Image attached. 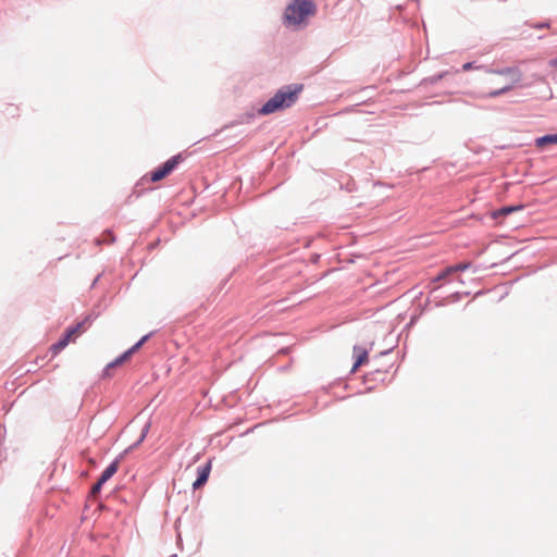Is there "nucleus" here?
I'll return each instance as SVG.
<instances>
[{"mask_svg":"<svg viewBox=\"0 0 557 557\" xmlns=\"http://www.w3.org/2000/svg\"><path fill=\"white\" fill-rule=\"evenodd\" d=\"M301 85L285 86L269 99L259 110L260 114L267 115L292 107L298 99Z\"/></svg>","mask_w":557,"mask_h":557,"instance_id":"f257e3e1","label":"nucleus"},{"mask_svg":"<svg viewBox=\"0 0 557 557\" xmlns=\"http://www.w3.org/2000/svg\"><path fill=\"white\" fill-rule=\"evenodd\" d=\"M315 13V5L311 0H295L285 11L286 20L292 24H300L304 20Z\"/></svg>","mask_w":557,"mask_h":557,"instance_id":"f03ea898","label":"nucleus"},{"mask_svg":"<svg viewBox=\"0 0 557 557\" xmlns=\"http://www.w3.org/2000/svg\"><path fill=\"white\" fill-rule=\"evenodd\" d=\"M183 158L181 154H176L172 158H170L168 161H165L160 168L152 171L150 175L151 182H159L166 176H169L174 169L182 162Z\"/></svg>","mask_w":557,"mask_h":557,"instance_id":"7ed1b4c3","label":"nucleus"},{"mask_svg":"<svg viewBox=\"0 0 557 557\" xmlns=\"http://www.w3.org/2000/svg\"><path fill=\"white\" fill-rule=\"evenodd\" d=\"M85 322H81V323H77L75 326H72L70 329L66 330V332L64 333L63 337L60 338V341H58L55 344H53L51 346V350L53 351L54 355L59 354L62 349H64L69 343L77 337L81 333H83L85 331Z\"/></svg>","mask_w":557,"mask_h":557,"instance_id":"20e7f679","label":"nucleus"},{"mask_svg":"<svg viewBox=\"0 0 557 557\" xmlns=\"http://www.w3.org/2000/svg\"><path fill=\"white\" fill-rule=\"evenodd\" d=\"M497 73L504 76L506 82L498 89L491 91L488 94L491 97H496L510 90L520 81V74L512 69H505Z\"/></svg>","mask_w":557,"mask_h":557,"instance_id":"39448f33","label":"nucleus"},{"mask_svg":"<svg viewBox=\"0 0 557 557\" xmlns=\"http://www.w3.org/2000/svg\"><path fill=\"white\" fill-rule=\"evenodd\" d=\"M149 338V335H145L140 341H138L134 346H132L128 350H126L123 355L117 357L114 361L107 366V371L111 368L121 366L125 361H127Z\"/></svg>","mask_w":557,"mask_h":557,"instance_id":"423d86ee","label":"nucleus"},{"mask_svg":"<svg viewBox=\"0 0 557 557\" xmlns=\"http://www.w3.org/2000/svg\"><path fill=\"white\" fill-rule=\"evenodd\" d=\"M354 358L355 363L352 366L351 372H356L361 366L366 364L369 360L368 350L360 346L354 347Z\"/></svg>","mask_w":557,"mask_h":557,"instance_id":"0eeeda50","label":"nucleus"},{"mask_svg":"<svg viewBox=\"0 0 557 557\" xmlns=\"http://www.w3.org/2000/svg\"><path fill=\"white\" fill-rule=\"evenodd\" d=\"M210 471H211V463L210 462H208L206 466H203L202 468H200L198 470V478L193 483L194 490H197V488L201 487L208 481Z\"/></svg>","mask_w":557,"mask_h":557,"instance_id":"6e6552de","label":"nucleus"},{"mask_svg":"<svg viewBox=\"0 0 557 557\" xmlns=\"http://www.w3.org/2000/svg\"><path fill=\"white\" fill-rule=\"evenodd\" d=\"M524 208L523 205H519V206H509V207H504V208H500L496 211H494L492 213V218L493 219H498L500 216H506L512 212H517V211H520Z\"/></svg>","mask_w":557,"mask_h":557,"instance_id":"1a4fd4ad","label":"nucleus"},{"mask_svg":"<svg viewBox=\"0 0 557 557\" xmlns=\"http://www.w3.org/2000/svg\"><path fill=\"white\" fill-rule=\"evenodd\" d=\"M119 460H114L112 463H110L106 470L100 475L99 480L101 482L106 483L108 480H110L119 470Z\"/></svg>","mask_w":557,"mask_h":557,"instance_id":"9d476101","label":"nucleus"},{"mask_svg":"<svg viewBox=\"0 0 557 557\" xmlns=\"http://www.w3.org/2000/svg\"><path fill=\"white\" fill-rule=\"evenodd\" d=\"M557 144V134L555 135H545L536 138L535 145L539 148H543L546 145H556Z\"/></svg>","mask_w":557,"mask_h":557,"instance_id":"9b49d317","label":"nucleus"},{"mask_svg":"<svg viewBox=\"0 0 557 557\" xmlns=\"http://www.w3.org/2000/svg\"><path fill=\"white\" fill-rule=\"evenodd\" d=\"M453 273H455L453 267H448L436 276L435 281H442Z\"/></svg>","mask_w":557,"mask_h":557,"instance_id":"f8f14e48","label":"nucleus"},{"mask_svg":"<svg viewBox=\"0 0 557 557\" xmlns=\"http://www.w3.org/2000/svg\"><path fill=\"white\" fill-rule=\"evenodd\" d=\"M451 267L454 269V272H459V271L467 270L470 267V264L469 263H459V264L451 265Z\"/></svg>","mask_w":557,"mask_h":557,"instance_id":"ddd939ff","label":"nucleus"},{"mask_svg":"<svg viewBox=\"0 0 557 557\" xmlns=\"http://www.w3.org/2000/svg\"><path fill=\"white\" fill-rule=\"evenodd\" d=\"M103 484L104 483L101 482V480H98V482L91 488V494L96 495L97 493H99Z\"/></svg>","mask_w":557,"mask_h":557,"instance_id":"4468645a","label":"nucleus"},{"mask_svg":"<svg viewBox=\"0 0 557 557\" xmlns=\"http://www.w3.org/2000/svg\"><path fill=\"white\" fill-rule=\"evenodd\" d=\"M473 67H474V66H473V63H471V62L465 63V64L462 65V70H463V71H469V70H471V69H473Z\"/></svg>","mask_w":557,"mask_h":557,"instance_id":"2eb2a0df","label":"nucleus"},{"mask_svg":"<svg viewBox=\"0 0 557 557\" xmlns=\"http://www.w3.org/2000/svg\"><path fill=\"white\" fill-rule=\"evenodd\" d=\"M555 64H557V59L554 61Z\"/></svg>","mask_w":557,"mask_h":557,"instance_id":"dca6fc26","label":"nucleus"}]
</instances>
